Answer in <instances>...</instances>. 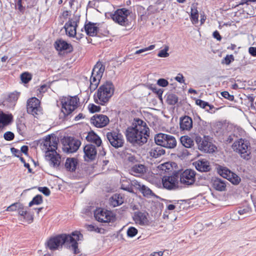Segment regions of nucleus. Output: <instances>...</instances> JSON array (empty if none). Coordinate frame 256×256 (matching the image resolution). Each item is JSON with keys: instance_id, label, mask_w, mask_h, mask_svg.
Masks as SVG:
<instances>
[{"instance_id": "39448f33", "label": "nucleus", "mask_w": 256, "mask_h": 256, "mask_svg": "<svg viewBox=\"0 0 256 256\" xmlns=\"http://www.w3.org/2000/svg\"><path fill=\"white\" fill-rule=\"evenodd\" d=\"M80 100L77 96H65L61 99V111L64 116H68L78 106Z\"/></svg>"}, {"instance_id": "0eeeda50", "label": "nucleus", "mask_w": 256, "mask_h": 256, "mask_svg": "<svg viewBox=\"0 0 256 256\" xmlns=\"http://www.w3.org/2000/svg\"><path fill=\"white\" fill-rule=\"evenodd\" d=\"M154 140L157 145L168 148H174L176 145L175 138L165 134H157L154 137Z\"/></svg>"}, {"instance_id": "864d4df0", "label": "nucleus", "mask_w": 256, "mask_h": 256, "mask_svg": "<svg viewBox=\"0 0 256 256\" xmlns=\"http://www.w3.org/2000/svg\"><path fill=\"white\" fill-rule=\"evenodd\" d=\"M156 4H154V6H150L148 8V10L150 12L154 13L155 12L159 11L160 10H162V8H159L156 7Z\"/></svg>"}, {"instance_id": "4be33fe9", "label": "nucleus", "mask_w": 256, "mask_h": 256, "mask_svg": "<svg viewBox=\"0 0 256 256\" xmlns=\"http://www.w3.org/2000/svg\"><path fill=\"white\" fill-rule=\"evenodd\" d=\"M80 145V140L72 139L67 144L64 145V150L67 152L72 153L78 150Z\"/></svg>"}, {"instance_id": "473e14b6", "label": "nucleus", "mask_w": 256, "mask_h": 256, "mask_svg": "<svg viewBox=\"0 0 256 256\" xmlns=\"http://www.w3.org/2000/svg\"><path fill=\"white\" fill-rule=\"evenodd\" d=\"M110 202L111 206L116 207L122 204L124 202V199L120 194H115L110 198Z\"/></svg>"}, {"instance_id": "0e129e2a", "label": "nucleus", "mask_w": 256, "mask_h": 256, "mask_svg": "<svg viewBox=\"0 0 256 256\" xmlns=\"http://www.w3.org/2000/svg\"><path fill=\"white\" fill-rule=\"evenodd\" d=\"M248 52L252 56H256V47L249 48Z\"/></svg>"}, {"instance_id": "603ef678", "label": "nucleus", "mask_w": 256, "mask_h": 256, "mask_svg": "<svg viewBox=\"0 0 256 256\" xmlns=\"http://www.w3.org/2000/svg\"><path fill=\"white\" fill-rule=\"evenodd\" d=\"M157 84L162 87H166L168 84V82L164 78H160L157 81Z\"/></svg>"}, {"instance_id": "f03ea898", "label": "nucleus", "mask_w": 256, "mask_h": 256, "mask_svg": "<svg viewBox=\"0 0 256 256\" xmlns=\"http://www.w3.org/2000/svg\"><path fill=\"white\" fill-rule=\"evenodd\" d=\"M148 128L143 120L136 119L132 126L128 128L126 136L128 141L131 143L144 144L148 139Z\"/></svg>"}, {"instance_id": "6e6552de", "label": "nucleus", "mask_w": 256, "mask_h": 256, "mask_svg": "<svg viewBox=\"0 0 256 256\" xmlns=\"http://www.w3.org/2000/svg\"><path fill=\"white\" fill-rule=\"evenodd\" d=\"M78 22V18L76 17H74L66 22L64 26L66 34L70 37L76 36L78 40L82 38L83 36L82 34L76 32V31Z\"/></svg>"}, {"instance_id": "c756f323", "label": "nucleus", "mask_w": 256, "mask_h": 256, "mask_svg": "<svg viewBox=\"0 0 256 256\" xmlns=\"http://www.w3.org/2000/svg\"><path fill=\"white\" fill-rule=\"evenodd\" d=\"M20 208H18V214L22 216L28 223L32 222L33 220L32 216L28 214L27 210L24 208L22 204H20Z\"/></svg>"}, {"instance_id": "9d476101", "label": "nucleus", "mask_w": 256, "mask_h": 256, "mask_svg": "<svg viewBox=\"0 0 256 256\" xmlns=\"http://www.w3.org/2000/svg\"><path fill=\"white\" fill-rule=\"evenodd\" d=\"M58 142V139L56 136L48 135L46 137L41 144V148L46 152V154H47L48 152H56Z\"/></svg>"}, {"instance_id": "69168bd1", "label": "nucleus", "mask_w": 256, "mask_h": 256, "mask_svg": "<svg viewBox=\"0 0 256 256\" xmlns=\"http://www.w3.org/2000/svg\"><path fill=\"white\" fill-rule=\"evenodd\" d=\"M213 36L214 38L219 41H220L222 39L221 36L217 30H216L213 32Z\"/></svg>"}, {"instance_id": "c85d7f7f", "label": "nucleus", "mask_w": 256, "mask_h": 256, "mask_svg": "<svg viewBox=\"0 0 256 256\" xmlns=\"http://www.w3.org/2000/svg\"><path fill=\"white\" fill-rule=\"evenodd\" d=\"M86 139L88 142L96 144L98 146H100L102 142L100 136L94 132H89L86 137Z\"/></svg>"}, {"instance_id": "09e8293b", "label": "nucleus", "mask_w": 256, "mask_h": 256, "mask_svg": "<svg viewBox=\"0 0 256 256\" xmlns=\"http://www.w3.org/2000/svg\"><path fill=\"white\" fill-rule=\"evenodd\" d=\"M88 108L89 111L92 113L99 112L100 110V106H96L94 104H90L88 106Z\"/></svg>"}, {"instance_id": "ddd939ff", "label": "nucleus", "mask_w": 256, "mask_h": 256, "mask_svg": "<svg viewBox=\"0 0 256 256\" xmlns=\"http://www.w3.org/2000/svg\"><path fill=\"white\" fill-rule=\"evenodd\" d=\"M196 172L192 169H186L180 175V182L185 186H191L196 181Z\"/></svg>"}, {"instance_id": "412c9836", "label": "nucleus", "mask_w": 256, "mask_h": 256, "mask_svg": "<svg viewBox=\"0 0 256 256\" xmlns=\"http://www.w3.org/2000/svg\"><path fill=\"white\" fill-rule=\"evenodd\" d=\"M132 184L136 189L139 190L145 196L150 197L154 195L152 190L146 186L141 184L136 180L132 182Z\"/></svg>"}, {"instance_id": "680f3d73", "label": "nucleus", "mask_w": 256, "mask_h": 256, "mask_svg": "<svg viewBox=\"0 0 256 256\" xmlns=\"http://www.w3.org/2000/svg\"><path fill=\"white\" fill-rule=\"evenodd\" d=\"M250 212V209L248 208H244L240 209L238 210V213L240 215H244L247 214H249Z\"/></svg>"}, {"instance_id": "a19ab883", "label": "nucleus", "mask_w": 256, "mask_h": 256, "mask_svg": "<svg viewBox=\"0 0 256 256\" xmlns=\"http://www.w3.org/2000/svg\"><path fill=\"white\" fill-rule=\"evenodd\" d=\"M178 100L177 96L174 94H170L167 96L166 101L170 104H175L178 102Z\"/></svg>"}, {"instance_id": "e2e57ef3", "label": "nucleus", "mask_w": 256, "mask_h": 256, "mask_svg": "<svg viewBox=\"0 0 256 256\" xmlns=\"http://www.w3.org/2000/svg\"><path fill=\"white\" fill-rule=\"evenodd\" d=\"M86 229L88 231H90V232H92V231L96 232L97 230H98V228L94 225L90 224V225L86 226Z\"/></svg>"}, {"instance_id": "58836bf2", "label": "nucleus", "mask_w": 256, "mask_h": 256, "mask_svg": "<svg viewBox=\"0 0 256 256\" xmlns=\"http://www.w3.org/2000/svg\"><path fill=\"white\" fill-rule=\"evenodd\" d=\"M42 196L40 195H36L33 198L32 200L30 202L28 206H32L34 204L38 205L42 204Z\"/></svg>"}, {"instance_id": "2eb2a0df", "label": "nucleus", "mask_w": 256, "mask_h": 256, "mask_svg": "<svg viewBox=\"0 0 256 256\" xmlns=\"http://www.w3.org/2000/svg\"><path fill=\"white\" fill-rule=\"evenodd\" d=\"M27 111L34 116L40 114L41 108L39 100L35 97L28 99L27 102Z\"/></svg>"}, {"instance_id": "052dcab7", "label": "nucleus", "mask_w": 256, "mask_h": 256, "mask_svg": "<svg viewBox=\"0 0 256 256\" xmlns=\"http://www.w3.org/2000/svg\"><path fill=\"white\" fill-rule=\"evenodd\" d=\"M10 151L12 152V154L14 155L15 156L19 158L20 157V156H22L20 151L14 148H11Z\"/></svg>"}, {"instance_id": "aec40b11", "label": "nucleus", "mask_w": 256, "mask_h": 256, "mask_svg": "<svg viewBox=\"0 0 256 256\" xmlns=\"http://www.w3.org/2000/svg\"><path fill=\"white\" fill-rule=\"evenodd\" d=\"M46 159L49 161L50 164L54 168H57L60 163V156L56 152H48L46 154Z\"/></svg>"}, {"instance_id": "b1692460", "label": "nucleus", "mask_w": 256, "mask_h": 256, "mask_svg": "<svg viewBox=\"0 0 256 256\" xmlns=\"http://www.w3.org/2000/svg\"><path fill=\"white\" fill-rule=\"evenodd\" d=\"M98 24L96 23L88 22L84 26L85 32L87 35L94 36L96 35L98 30Z\"/></svg>"}, {"instance_id": "4d7b16f0", "label": "nucleus", "mask_w": 256, "mask_h": 256, "mask_svg": "<svg viewBox=\"0 0 256 256\" xmlns=\"http://www.w3.org/2000/svg\"><path fill=\"white\" fill-rule=\"evenodd\" d=\"M234 60V56L232 55H227L224 59V63L226 64H229L232 61Z\"/></svg>"}, {"instance_id": "8fccbe9b", "label": "nucleus", "mask_w": 256, "mask_h": 256, "mask_svg": "<svg viewBox=\"0 0 256 256\" xmlns=\"http://www.w3.org/2000/svg\"><path fill=\"white\" fill-rule=\"evenodd\" d=\"M154 48H155V45L152 44L147 48H142V49L136 50L135 52V54H140L142 52H144L148 51V50H152L154 49Z\"/></svg>"}, {"instance_id": "6e6d98bb", "label": "nucleus", "mask_w": 256, "mask_h": 256, "mask_svg": "<svg viewBox=\"0 0 256 256\" xmlns=\"http://www.w3.org/2000/svg\"><path fill=\"white\" fill-rule=\"evenodd\" d=\"M38 190L46 196H48L50 194V190L48 188L40 187L38 188Z\"/></svg>"}, {"instance_id": "338daca9", "label": "nucleus", "mask_w": 256, "mask_h": 256, "mask_svg": "<svg viewBox=\"0 0 256 256\" xmlns=\"http://www.w3.org/2000/svg\"><path fill=\"white\" fill-rule=\"evenodd\" d=\"M70 14V12L68 11V10H64L62 12L61 16H60V18H63L64 20H66V18H68V16Z\"/></svg>"}, {"instance_id": "f8f14e48", "label": "nucleus", "mask_w": 256, "mask_h": 256, "mask_svg": "<svg viewBox=\"0 0 256 256\" xmlns=\"http://www.w3.org/2000/svg\"><path fill=\"white\" fill-rule=\"evenodd\" d=\"M106 137L112 146L118 148L123 146L124 140L122 134L118 132H108L106 134Z\"/></svg>"}, {"instance_id": "3c124183", "label": "nucleus", "mask_w": 256, "mask_h": 256, "mask_svg": "<svg viewBox=\"0 0 256 256\" xmlns=\"http://www.w3.org/2000/svg\"><path fill=\"white\" fill-rule=\"evenodd\" d=\"M4 137L6 140H12L14 138V134L11 132H7L4 134Z\"/></svg>"}, {"instance_id": "49530a36", "label": "nucleus", "mask_w": 256, "mask_h": 256, "mask_svg": "<svg viewBox=\"0 0 256 256\" xmlns=\"http://www.w3.org/2000/svg\"><path fill=\"white\" fill-rule=\"evenodd\" d=\"M32 78L31 75L27 72H24L21 75V80L25 84L28 83Z\"/></svg>"}, {"instance_id": "f3484780", "label": "nucleus", "mask_w": 256, "mask_h": 256, "mask_svg": "<svg viewBox=\"0 0 256 256\" xmlns=\"http://www.w3.org/2000/svg\"><path fill=\"white\" fill-rule=\"evenodd\" d=\"M162 182L164 188L173 190L178 186V178L176 176H164L162 178Z\"/></svg>"}, {"instance_id": "72a5a7b5", "label": "nucleus", "mask_w": 256, "mask_h": 256, "mask_svg": "<svg viewBox=\"0 0 256 256\" xmlns=\"http://www.w3.org/2000/svg\"><path fill=\"white\" fill-rule=\"evenodd\" d=\"M165 150L161 147L156 146L152 148L150 152V156L156 158L158 156L164 154Z\"/></svg>"}, {"instance_id": "bf43d9fd", "label": "nucleus", "mask_w": 256, "mask_h": 256, "mask_svg": "<svg viewBox=\"0 0 256 256\" xmlns=\"http://www.w3.org/2000/svg\"><path fill=\"white\" fill-rule=\"evenodd\" d=\"M220 108H215L212 105H210L208 104V106H207V108L206 109V110L210 113H214Z\"/></svg>"}, {"instance_id": "7ed1b4c3", "label": "nucleus", "mask_w": 256, "mask_h": 256, "mask_svg": "<svg viewBox=\"0 0 256 256\" xmlns=\"http://www.w3.org/2000/svg\"><path fill=\"white\" fill-rule=\"evenodd\" d=\"M114 86L110 82H106L101 85L94 96V101L97 104L104 105L114 94Z\"/></svg>"}, {"instance_id": "4468645a", "label": "nucleus", "mask_w": 256, "mask_h": 256, "mask_svg": "<svg viewBox=\"0 0 256 256\" xmlns=\"http://www.w3.org/2000/svg\"><path fill=\"white\" fill-rule=\"evenodd\" d=\"M94 217L100 222H108L113 219V214L111 211L98 208L94 212Z\"/></svg>"}, {"instance_id": "20e7f679", "label": "nucleus", "mask_w": 256, "mask_h": 256, "mask_svg": "<svg viewBox=\"0 0 256 256\" xmlns=\"http://www.w3.org/2000/svg\"><path fill=\"white\" fill-rule=\"evenodd\" d=\"M232 148L234 152L239 154L242 158L246 160L250 158V145L248 140L244 138L238 139L232 144Z\"/></svg>"}, {"instance_id": "774afa93", "label": "nucleus", "mask_w": 256, "mask_h": 256, "mask_svg": "<svg viewBox=\"0 0 256 256\" xmlns=\"http://www.w3.org/2000/svg\"><path fill=\"white\" fill-rule=\"evenodd\" d=\"M164 254V252L162 251L155 252L150 254L151 256H162Z\"/></svg>"}, {"instance_id": "1a4fd4ad", "label": "nucleus", "mask_w": 256, "mask_h": 256, "mask_svg": "<svg viewBox=\"0 0 256 256\" xmlns=\"http://www.w3.org/2000/svg\"><path fill=\"white\" fill-rule=\"evenodd\" d=\"M216 170L220 176L227 179L234 184H238L241 180L239 176L226 166H218Z\"/></svg>"}, {"instance_id": "c03bdc74", "label": "nucleus", "mask_w": 256, "mask_h": 256, "mask_svg": "<svg viewBox=\"0 0 256 256\" xmlns=\"http://www.w3.org/2000/svg\"><path fill=\"white\" fill-rule=\"evenodd\" d=\"M20 202L14 203L9 206H8L6 208V210L8 212H18V208H20Z\"/></svg>"}, {"instance_id": "ea45409f", "label": "nucleus", "mask_w": 256, "mask_h": 256, "mask_svg": "<svg viewBox=\"0 0 256 256\" xmlns=\"http://www.w3.org/2000/svg\"><path fill=\"white\" fill-rule=\"evenodd\" d=\"M163 50H160L158 54V56L160 58H167L169 56L168 51L169 46L168 45H164Z\"/></svg>"}, {"instance_id": "2f4dec72", "label": "nucleus", "mask_w": 256, "mask_h": 256, "mask_svg": "<svg viewBox=\"0 0 256 256\" xmlns=\"http://www.w3.org/2000/svg\"><path fill=\"white\" fill-rule=\"evenodd\" d=\"M78 164V161L74 158H68L65 163V166L69 171H74Z\"/></svg>"}, {"instance_id": "e433bc0d", "label": "nucleus", "mask_w": 256, "mask_h": 256, "mask_svg": "<svg viewBox=\"0 0 256 256\" xmlns=\"http://www.w3.org/2000/svg\"><path fill=\"white\" fill-rule=\"evenodd\" d=\"M180 142L184 146L187 148H191L194 145V141L192 138L187 136H182Z\"/></svg>"}, {"instance_id": "37998d69", "label": "nucleus", "mask_w": 256, "mask_h": 256, "mask_svg": "<svg viewBox=\"0 0 256 256\" xmlns=\"http://www.w3.org/2000/svg\"><path fill=\"white\" fill-rule=\"evenodd\" d=\"M120 182L122 183V184H121V188L122 189L126 190H128L129 192L130 191L131 188L130 186V182L127 179L124 178L120 180Z\"/></svg>"}, {"instance_id": "423d86ee", "label": "nucleus", "mask_w": 256, "mask_h": 256, "mask_svg": "<svg viewBox=\"0 0 256 256\" xmlns=\"http://www.w3.org/2000/svg\"><path fill=\"white\" fill-rule=\"evenodd\" d=\"M130 12L125 8H120L111 14L110 16L116 23L122 26H127L130 22Z\"/></svg>"}, {"instance_id": "7c9ffc66", "label": "nucleus", "mask_w": 256, "mask_h": 256, "mask_svg": "<svg viewBox=\"0 0 256 256\" xmlns=\"http://www.w3.org/2000/svg\"><path fill=\"white\" fill-rule=\"evenodd\" d=\"M12 119L11 114H6L3 112L0 113V127H4L9 124Z\"/></svg>"}, {"instance_id": "a211bd4d", "label": "nucleus", "mask_w": 256, "mask_h": 256, "mask_svg": "<svg viewBox=\"0 0 256 256\" xmlns=\"http://www.w3.org/2000/svg\"><path fill=\"white\" fill-rule=\"evenodd\" d=\"M109 122L108 118L103 114H95L90 119L91 123L97 128L104 127Z\"/></svg>"}, {"instance_id": "9b49d317", "label": "nucleus", "mask_w": 256, "mask_h": 256, "mask_svg": "<svg viewBox=\"0 0 256 256\" xmlns=\"http://www.w3.org/2000/svg\"><path fill=\"white\" fill-rule=\"evenodd\" d=\"M196 142L198 144V148L204 152L212 153L216 148V146L212 144L211 139L209 136L196 137Z\"/></svg>"}, {"instance_id": "6ab92c4d", "label": "nucleus", "mask_w": 256, "mask_h": 256, "mask_svg": "<svg viewBox=\"0 0 256 256\" xmlns=\"http://www.w3.org/2000/svg\"><path fill=\"white\" fill-rule=\"evenodd\" d=\"M84 158L86 160H92L95 158L97 151L95 146L92 144H87L84 148Z\"/></svg>"}, {"instance_id": "4c0bfd02", "label": "nucleus", "mask_w": 256, "mask_h": 256, "mask_svg": "<svg viewBox=\"0 0 256 256\" xmlns=\"http://www.w3.org/2000/svg\"><path fill=\"white\" fill-rule=\"evenodd\" d=\"M190 20L194 24H196L198 22V10L194 6L191 8Z\"/></svg>"}, {"instance_id": "de8ad7c7", "label": "nucleus", "mask_w": 256, "mask_h": 256, "mask_svg": "<svg viewBox=\"0 0 256 256\" xmlns=\"http://www.w3.org/2000/svg\"><path fill=\"white\" fill-rule=\"evenodd\" d=\"M196 104L200 106L201 108L206 109L207 108V106H208V102H204L202 100H196Z\"/></svg>"}, {"instance_id": "393cba45", "label": "nucleus", "mask_w": 256, "mask_h": 256, "mask_svg": "<svg viewBox=\"0 0 256 256\" xmlns=\"http://www.w3.org/2000/svg\"><path fill=\"white\" fill-rule=\"evenodd\" d=\"M146 172V166L142 164H136L130 170V173L134 176H140Z\"/></svg>"}, {"instance_id": "f704fd0d", "label": "nucleus", "mask_w": 256, "mask_h": 256, "mask_svg": "<svg viewBox=\"0 0 256 256\" xmlns=\"http://www.w3.org/2000/svg\"><path fill=\"white\" fill-rule=\"evenodd\" d=\"M104 70V67L101 62H97L94 66L92 73L98 76V78H102Z\"/></svg>"}, {"instance_id": "13d9d810", "label": "nucleus", "mask_w": 256, "mask_h": 256, "mask_svg": "<svg viewBox=\"0 0 256 256\" xmlns=\"http://www.w3.org/2000/svg\"><path fill=\"white\" fill-rule=\"evenodd\" d=\"M178 82L183 84L184 82V78L183 75L182 74H178V75L174 78Z\"/></svg>"}, {"instance_id": "f257e3e1", "label": "nucleus", "mask_w": 256, "mask_h": 256, "mask_svg": "<svg viewBox=\"0 0 256 256\" xmlns=\"http://www.w3.org/2000/svg\"><path fill=\"white\" fill-rule=\"evenodd\" d=\"M82 234L74 231L70 234H62L50 238L46 242L47 247L50 250H58L64 244L74 254L80 253L78 242L82 239Z\"/></svg>"}, {"instance_id": "a18cd8bd", "label": "nucleus", "mask_w": 256, "mask_h": 256, "mask_svg": "<svg viewBox=\"0 0 256 256\" xmlns=\"http://www.w3.org/2000/svg\"><path fill=\"white\" fill-rule=\"evenodd\" d=\"M158 168L160 170L166 172V170H169L171 168L172 166L169 162H165L159 165Z\"/></svg>"}, {"instance_id": "bb28decb", "label": "nucleus", "mask_w": 256, "mask_h": 256, "mask_svg": "<svg viewBox=\"0 0 256 256\" xmlns=\"http://www.w3.org/2000/svg\"><path fill=\"white\" fill-rule=\"evenodd\" d=\"M225 180L218 178H216L212 181L213 188L220 192L224 191L226 190V184Z\"/></svg>"}, {"instance_id": "cd10ccee", "label": "nucleus", "mask_w": 256, "mask_h": 256, "mask_svg": "<svg viewBox=\"0 0 256 256\" xmlns=\"http://www.w3.org/2000/svg\"><path fill=\"white\" fill-rule=\"evenodd\" d=\"M55 48L58 50H68L70 51L72 49V46L66 41L60 40L55 42Z\"/></svg>"}, {"instance_id": "79ce46f5", "label": "nucleus", "mask_w": 256, "mask_h": 256, "mask_svg": "<svg viewBox=\"0 0 256 256\" xmlns=\"http://www.w3.org/2000/svg\"><path fill=\"white\" fill-rule=\"evenodd\" d=\"M138 232V230L133 226L129 227L126 231V234L128 238H133L136 236Z\"/></svg>"}, {"instance_id": "5701e85b", "label": "nucleus", "mask_w": 256, "mask_h": 256, "mask_svg": "<svg viewBox=\"0 0 256 256\" xmlns=\"http://www.w3.org/2000/svg\"><path fill=\"white\" fill-rule=\"evenodd\" d=\"M197 170L200 172H208L210 169L209 162L206 159L199 160L194 163Z\"/></svg>"}, {"instance_id": "dca6fc26", "label": "nucleus", "mask_w": 256, "mask_h": 256, "mask_svg": "<svg viewBox=\"0 0 256 256\" xmlns=\"http://www.w3.org/2000/svg\"><path fill=\"white\" fill-rule=\"evenodd\" d=\"M133 220L135 223L142 226H148L150 224L149 214L146 212H134Z\"/></svg>"}, {"instance_id": "c9c22d12", "label": "nucleus", "mask_w": 256, "mask_h": 256, "mask_svg": "<svg viewBox=\"0 0 256 256\" xmlns=\"http://www.w3.org/2000/svg\"><path fill=\"white\" fill-rule=\"evenodd\" d=\"M102 78H98V76L92 73V76L90 78V89L95 90L98 86L100 80Z\"/></svg>"}, {"instance_id": "a878e982", "label": "nucleus", "mask_w": 256, "mask_h": 256, "mask_svg": "<svg viewBox=\"0 0 256 256\" xmlns=\"http://www.w3.org/2000/svg\"><path fill=\"white\" fill-rule=\"evenodd\" d=\"M192 127V120L188 116H185L180 120V128L182 130H190Z\"/></svg>"}, {"instance_id": "5fc2aeb1", "label": "nucleus", "mask_w": 256, "mask_h": 256, "mask_svg": "<svg viewBox=\"0 0 256 256\" xmlns=\"http://www.w3.org/2000/svg\"><path fill=\"white\" fill-rule=\"evenodd\" d=\"M221 95L224 98L230 100H232L234 98V97L232 95L230 94L228 92H226V91L222 92Z\"/></svg>"}]
</instances>
